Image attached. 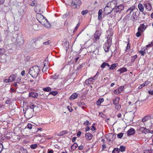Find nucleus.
Masks as SVG:
<instances>
[{
  "mask_svg": "<svg viewBox=\"0 0 153 153\" xmlns=\"http://www.w3.org/2000/svg\"><path fill=\"white\" fill-rule=\"evenodd\" d=\"M39 70L38 66H34L30 68L29 73L32 77L36 78L38 75Z\"/></svg>",
  "mask_w": 153,
  "mask_h": 153,
  "instance_id": "f257e3e1",
  "label": "nucleus"
},
{
  "mask_svg": "<svg viewBox=\"0 0 153 153\" xmlns=\"http://www.w3.org/2000/svg\"><path fill=\"white\" fill-rule=\"evenodd\" d=\"M81 4V2L79 0H74L71 4V6L73 8H75L79 7Z\"/></svg>",
  "mask_w": 153,
  "mask_h": 153,
  "instance_id": "f03ea898",
  "label": "nucleus"
},
{
  "mask_svg": "<svg viewBox=\"0 0 153 153\" xmlns=\"http://www.w3.org/2000/svg\"><path fill=\"white\" fill-rule=\"evenodd\" d=\"M107 41L109 42L110 43L112 42V37L113 34V31L112 29H109L107 31Z\"/></svg>",
  "mask_w": 153,
  "mask_h": 153,
  "instance_id": "7ed1b4c3",
  "label": "nucleus"
},
{
  "mask_svg": "<svg viewBox=\"0 0 153 153\" xmlns=\"http://www.w3.org/2000/svg\"><path fill=\"white\" fill-rule=\"evenodd\" d=\"M124 6L122 5H118L115 8H113V10L115 12L120 13L124 10Z\"/></svg>",
  "mask_w": 153,
  "mask_h": 153,
  "instance_id": "20e7f679",
  "label": "nucleus"
},
{
  "mask_svg": "<svg viewBox=\"0 0 153 153\" xmlns=\"http://www.w3.org/2000/svg\"><path fill=\"white\" fill-rule=\"evenodd\" d=\"M111 42L110 43L108 41H106L103 45V48L105 52H108L110 47L111 46Z\"/></svg>",
  "mask_w": 153,
  "mask_h": 153,
  "instance_id": "39448f33",
  "label": "nucleus"
},
{
  "mask_svg": "<svg viewBox=\"0 0 153 153\" xmlns=\"http://www.w3.org/2000/svg\"><path fill=\"white\" fill-rule=\"evenodd\" d=\"M135 9V7L134 6H132L129 8L126 11V12L128 14L125 17V18L128 19L130 17L131 12Z\"/></svg>",
  "mask_w": 153,
  "mask_h": 153,
  "instance_id": "423d86ee",
  "label": "nucleus"
},
{
  "mask_svg": "<svg viewBox=\"0 0 153 153\" xmlns=\"http://www.w3.org/2000/svg\"><path fill=\"white\" fill-rule=\"evenodd\" d=\"M115 135L112 133L108 134L106 136L107 139L110 141H112L115 138Z\"/></svg>",
  "mask_w": 153,
  "mask_h": 153,
  "instance_id": "0eeeda50",
  "label": "nucleus"
},
{
  "mask_svg": "<svg viewBox=\"0 0 153 153\" xmlns=\"http://www.w3.org/2000/svg\"><path fill=\"white\" fill-rule=\"evenodd\" d=\"M36 16L37 19L40 23L42 22V21H45V18L40 13L37 14L36 15Z\"/></svg>",
  "mask_w": 153,
  "mask_h": 153,
  "instance_id": "6e6552de",
  "label": "nucleus"
},
{
  "mask_svg": "<svg viewBox=\"0 0 153 153\" xmlns=\"http://www.w3.org/2000/svg\"><path fill=\"white\" fill-rule=\"evenodd\" d=\"M30 109L32 110L33 109V111L37 112L39 110L38 105L37 106L35 105L32 103L30 102Z\"/></svg>",
  "mask_w": 153,
  "mask_h": 153,
  "instance_id": "1a4fd4ad",
  "label": "nucleus"
},
{
  "mask_svg": "<svg viewBox=\"0 0 153 153\" xmlns=\"http://www.w3.org/2000/svg\"><path fill=\"white\" fill-rule=\"evenodd\" d=\"M42 22L40 23L42 25H43L45 27L48 28H49L50 27L51 24L46 18H45V21H42Z\"/></svg>",
  "mask_w": 153,
  "mask_h": 153,
  "instance_id": "9d476101",
  "label": "nucleus"
},
{
  "mask_svg": "<svg viewBox=\"0 0 153 153\" xmlns=\"http://www.w3.org/2000/svg\"><path fill=\"white\" fill-rule=\"evenodd\" d=\"M151 119V117L150 115H147L142 119L141 121L144 124H145V123L150 120Z\"/></svg>",
  "mask_w": 153,
  "mask_h": 153,
  "instance_id": "9b49d317",
  "label": "nucleus"
},
{
  "mask_svg": "<svg viewBox=\"0 0 153 153\" xmlns=\"http://www.w3.org/2000/svg\"><path fill=\"white\" fill-rule=\"evenodd\" d=\"M98 73H97L96 75L93 78H89L88 79H86L85 81V83L87 85H88L91 83L92 81L95 79V77L97 76Z\"/></svg>",
  "mask_w": 153,
  "mask_h": 153,
  "instance_id": "f8f14e48",
  "label": "nucleus"
},
{
  "mask_svg": "<svg viewBox=\"0 0 153 153\" xmlns=\"http://www.w3.org/2000/svg\"><path fill=\"white\" fill-rule=\"evenodd\" d=\"M113 10L112 9H111L108 6H106L104 8V10L105 13L106 14H110Z\"/></svg>",
  "mask_w": 153,
  "mask_h": 153,
  "instance_id": "ddd939ff",
  "label": "nucleus"
},
{
  "mask_svg": "<svg viewBox=\"0 0 153 153\" xmlns=\"http://www.w3.org/2000/svg\"><path fill=\"white\" fill-rule=\"evenodd\" d=\"M25 115L27 116L28 118H30L32 117V110H27L25 113Z\"/></svg>",
  "mask_w": 153,
  "mask_h": 153,
  "instance_id": "4468645a",
  "label": "nucleus"
},
{
  "mask_svg": "<svg viewBox=\"0 0 153 153\" xmlns=\"http://www.w3.org/2000/svg\"><path fill=\"white\" fill-rule=\"evenodd\" d=\"M144 6L147 11H150L152 9L151 5L149 3L144 4Z\"/></svg>",
  "mask_w": 153,
  "mask_h": 153,
  "instance_id": "2eb2a0df",
  "label": "nucleus"
},
{
  "mask_svg": "<svg viewBox=\"0 0 153 153\" xmlns=\"http://www.w3.org/2000/svg\"><path fill=\"white\" fill-rule=\"evenodd\" d=\"M146 27L144 24H141L140 25V26L138 27V30L140 31L141 32H143V31L146 29Z\"/></svg>",
  "mask_w": 153,
  "mask_h": 153,
  "instance_id": "dca6fc26",
  "label": "nucleus"
},
{
  "mask_svg": "<svg viewBox=\"0 0 153 153\" xmlns=\"http://www.w3.org/2000/svg\"><path fill=\"white\" fill-rule=\"evenodd\" d=\"M139 130L142 133L146 134L149 132V129L143 127L140 128L139 129Z\"/></svg>",
  "mask_w": 153,
  "mask_h": 153,
  "instance_id": "f3484780",
  "label": "nucleus"
},
{
  "mask_svg": "<svg viewBox=\"0 0 153 153\" xmlns=\"http://www.w3.org/2000/svg\"><path fill=\"white\" fill-rule=\"evenodd\" d=\"M93 137L92 134L90 133H88L85 134V137L86 139L88 140H91Z\"/></svg>",
  "mask_w": 153,
  "mask_h": 153,
  "instance_id": "a211bd4d",
  "label": "nucleus"
},
{
  "mask_svg": "<svg viewBox=\"0 0 153 153\" xmlns=\"http://www.w3.org/2000/svg\"><path fill=\"white\" fill-rule=\"evenodd\" d=\"M28 3L32 6H34L36 5V1L35 0H29Z\"/></svg>",
  "mask_w": 153,
  "mask_h": 153,
  "instance_id": "6ab92c4d",
  "label": "nucleus"
},
{
  "mask_svg": "<svg viewBox=\"0 0 153 153\" xmlns=\"http://www.w3.org/2000/svg\"><path fill=\"white\" fill-rule=\"evenodd\" d=\"M38 96V94L36 92H31L29 94V96L34 98H36Z\"/></svg>",
  "mask_w": 153,
  "mask_h": 153,
  "instance_id": "aec40b11",
  "label": "nucleus"
},
{
  "mask_svg": "<svg viewBox=\"0 0 153 153\" xmlns=\"http://www.w3.org/2000/svg\"><path fill=\"white\" fill-rule=\"evenodd\" d=\"M100 35V33L99 31H97L96 32L94 35V37L96 40L99 39Z\"/></svg>",
  "mask_w": 153,
  "mask_h": 153,
  "instance_id": "412c9836",
  "label": "nucleus"
},
{
  "mask_svg": "<svg viewBox=\"0 0 153 153\" xmlns=\"http://www.w3.org/2000/svg\"><path fill=\"white\" fill-rule=\"evenodd\" d=\"M135 132V130L133 128H130L127 132V134L128 135H131L134 134Z\"/></svg>",
  "mask_w": 153,
  "mask_h": 153,
  "instance_id": "4be33fe9",
  "label": "nucleus"
},
{
  "mask_svg": "<svg viewBox=\"0 0 153 153\" xmlns=\"http://www.w3.org/2000/svg\"><path fill=\"white\" fill-rule=\"evenodd\" d=\"M59 76V75L58 74H55L54 75L51 76V78L53 81H55L58 78Z\"/></svg>",
  "mask_w": 153,
  "mask_h": 153,
  "instance_id": "5701e85b",
  "label": "nucleus"
},
{
  "mask_svg": "<svg viewBox=\"0 0 153 153\" xmlns=\"http://www.w3.org/2000/svg\"><path fill=\"white\" fill-rule=\"evenodd\" d=\"M138 8L140 11L141 12H143L144 10V6L140 3H139L138 5Z\"/></svg>",
  "mask_w": 153,
  "mask_h": 153,
  "instance_id": "b1692460",
  "label": "nucleus"
},
{
  "mask_svg": "<svg viewBox=\"0 0 153 153\" xmlns=\"http://www.w3.org/2000/svg\"><path fill=\"white\" fill-rule=\"evenodd\" d=\"M78 96V94L76 93H74L70 97V99L73 100L76 99Z\"/></svg>",
  "mask_w": 153,
  "mask_h": 153,
  "instance_id": "393cba45",
  "label": "nucleus"
},
{
  "mask_svg": "<svg viewBox=\"0 0 153 153\" xmlns=\"http://www.w3.org/2000/svg\"><path fill=\"white\" fill-rule=\"evenodd\" d=\"M131 19L133 21L137 20V15L135 13L133 12L131 15Z\"/></svg>",
  "mask_w": 153,
  "mask_h": 153,
  "instance_id": "a878e982",
  "label": "nucleus"
},
{
  "mask_svg": "<svg viewBox=\"0 0 153 153\" xmlns=\"http://www.w3.org/2000/svg\"><path fill=\"white\" fill-rule=\"evenodd\" d=\"M16 78V76L15 75L12 74L9 77V79L10 82H12V81L14 80Z\"/></svg>",
  "mask_w": 153,
  "mask_h": 153,
  "instance_id": "bb28decb",
  "label": "nucleus"
},
{
  "mask_svg": "<svg viewBox=\"0 0 153 153\" xmlns=\"http://www.w3.org/2000/svg\"><path fill=\"white\" fill-rule=\"evenodd\" d=\"M120 97H117L113 100V103L114 105L118 104L120 100Z\"/></svg>",
  "mask_w": 153,
  "mask_h": 153,
  "instance_id": "cd10ccee",
  "label": "nucleus"
},
{
  "mask_svg": "<svg viewBox=\"0 0 153 153\" xmlns=\"http://www.w3.org/2000/svg\"><path fill=\"white\" fill-rule=\"evenodd\" d=\"M104 100L103 98H101L99 99L97 102V105H100L103 102Z\"/></svg>",
  "mask_w": 153,
  "mask_h": 153,
  "instance_id": "c85d7f7f",
  "label": "nucleus"
},
{
  "mask_svg": "<svg viewBox=\"0 0 153 153\" xmlns=\"http://www.w3.org/2000/svg\"><path fill=\"white\" fill-rule=\"evenodd\" d=\"M44 67H43V68L42 69V71L43 72H45L46 71H47V66L46 65V63H48V62L47 61H45L44 62Z\"/></svg>",
  "mask_w": 153,
  "mask_h": 153,
  "instance_id": "c756f323",
  "label": "nucleus"
},
{
  "mask_svg": "<svg viewBox=\"0 0 153 153\" xmlns=\"http://www.w3.org/2000/svg\"><path fill=\"white\" fill-rule=\"evenodd\" d=\"M17 42L19 45L23 44L24 42L23 38L21 37L20 38H18L17 40Z\"/></svg>",
  "mask_w": 153,
  "mask_h": 153,
  "instance_id": "7c9ffc66",
  "label": "nucleus"
},
{
  "mask_svg": "<svg viewBox=\"0 0 153 153\" xmlns=\"http://www.w3.org/2000/svg\"><path fill=\"white\" fill-rule=\"evenodd\" d=\"M78 146L77 144L76 143H74V144L72 145L71 146V149L74 150L77 148V147Z\"/></svg>",
  "mask_w": 153,
  "mask_h": 153,
  "instance_id": "2f4dec72",
  "label": "nucleus"
},
{
  "mask_svg": "<svg viewBox=\"0 0 153 153\" xmlns=\"http://www.w3.org/2000/svg\"><path fill=\"white\" fill-rule=\"evenodd\" d=\"M127 71V69L126 68H120L119 70L118 71H119L120 72V73H123L124 72H126Z\"/></svg>",
  "mask_w": 153,
  "mask_h": 153,
  "instance_id": "473e14b6",
  "label": "nucleus"
},
{
  "mask_svg": "<svg viewBox=\"0 0 153 153\" xmlns=\"http://www.w3.org/2000/svg\"><path fill=\"white\" fill-rule=\"evenodd\" d=\"M43 91L46 92H49L51 90V88L49 87H47L43 88Z\"/></svg>",
  "mask_w": 153,
  "mask_h": 153,
  "instance_id": "72a5a7b5",
  "label": "nucleus"
},
{
  "mask_svg": "<svg viewBox=\"0 0 153 153\" xmlns=\"http://www.w3.org/2000/svg\"><path fill=\"white\" fill-rule=\"evenodd\" d=\"M117 66V64H113L111 65V66L109 68V69L112 70L113 69H114Z\"/></svg>",
  "mask_w": 153,
  "mask_h": 153,
  "instance_id": "f704fd0d",
  "label": "nucleus"
},
{
  "mask_svg": "<svg viewBox=\"0 0 153 153\" xmlns=\"http://www.w3.org/2000/svg\"><path fill=\"white\" fill-rule=\"evenodd\" d=\"M125 149L126 147L125 146H120L119 150V151L123 152L125 151Z\"/></svg>",
  "mask_w": 153,
  "mask_h": 153,
  "instance_id": "c9c22d12",
  "label": "nucleus"
},
{
  "mask_svg": "<svg viewBox=\"0 0 153 153\" xmlns=\"http://www.w3.org/2000/svg\"><path fill=\"white\" fill-rule=\"evenodd\" d=\"M142 33L143 32H141L140 31L138 30V31L136 33V36L137 37H139L141 36Z\"/></svg>",
  "mask_w": 153,
  "mask_h": 153,
  "instance_id": "e433bc0d",
  "label": "nucleus"
},
{
  "mask_svg": "<svg viewBox=\"0 0 153 153\" xmlns=\"http://www.w3.org/2000/svg\"><path fill=\"white\" fill-rule=\"evenodd\" d=\"M68 132L67 131H63L59 133V135L60 136H63L65 134H67Z\"/></svg>",
  "mask_w": 153,
  "mask_h": 153,
  "instance_id": "4c0bfd02",
  "label": "nucleus"
},
{
  "mask_svg": "<svg viewBox=\"0 0 153 153\" xmlns=\"http://www.w3.org/2000/svg\"><path fill=\"white\" fill-rule=\"evenodd\" d=\"M120 152L119 149L117 148H115L114 149L112 152V153H118Z\"/></svg>",
  "mask_w": 153,
  "mask_h": 153,
  "instance_id": "58836bf2",
  "label": "nucleus"
},
{
  "mask_svg": "<svg viewBox=\"0 0 153 153\" xmlns=\"http://www.w3.org/2000/svg\"><path fill=\"white\" fill-rule=\"evenodd\" d=\"M57 94L58 92L56 91H51L49 93L50 94H51L53 96L56 95Z\"/></svg>",
  "mask_w": 153,
  "mask_h": 153,
  "instance_id": "ea45409f",
  "label": "nucleus"
},
{
  "mask_svg": "<svg viewBox=\"0 0 153 153\" xmlns=\"http://www.w3.org/2000/svg\"><path fill=\"white\" fill-rule=\"evenodd\" d=\"M124 88V86H120L119 88L118 89V90L119 91L120 93H121L122 91Z\"/></svg>",
  "mask_w": 153,
  "mask_h": 153,
  "instance_id": "a19ab883",
  "label": "nucleus"
},
{
  "mask_svg": "<svg viewBox=\"0 0 153 153\" xmlns=\"http://www.w3.org/2000/svg\"><path fill=\"white\" fill-rule=\"evenodd\" d=\"M115 105V108L116 109H119L121 108V105H119L118 103L117 105Z\"/></svg>",
  "mask_w": 153,
  "mask_h": 153,
  "instance_id": "79ce46f5",
  "label": "nucleus"
},
{
  "mask_svg": "<svg viewBox=\"0 0 153 153\" xmlns=\"http://www.w3.org/2000/svg\"><path fill=\"white\" fill-rule=\"evenodd\" d=\"M88 11L87 10H83L81 12V13L82 15H85L88 12Z\"/></svg>",
  "mask_w": 153,
  "mask_h": 153,
  "instance_id": "37998d69",
  "label": "nucleus"
},
{
  "mask_svg": "<svg viewBox=\"0 0 153 153\" xmlns=\"http://www.w3.org/2000/svg\"><path fill=\"white\" fill-rule=\"evenodd\" d=\"M37 146L36 144H33L30 146V147L31 149H35Z\"/></svg>",
  "mask_w": 153,
  "mask_h": 153,
  "instance_id": "c03bdc74",
  "label": "nucleus"
},
{
  "mask_svg": "<svg viewBox=\"0 0 153 153\" xmlns=\"http://www.w3.org/2000/svg\"><path fill=\"white\" fill-rule=\"evenodd\" d=\"M123 135V134L122 133H120L117 135V137L119 138H121Z\"/></svg>",
  "mask_w": 153,
  "mask_h": 153,
  "instance_id": "a18cd8bd",
  "label": "nucleus"
},
{
  "mask_svg": "<svg viewBox=\"0 0 153 153\" xmlns=\"http://www.w3.org/2000/svg\"><path fill=\"white\" fill-rule=\"evenodd\" d=\"M114 93L116 94H120V93L118 89H116L114 90Z\"/></svg>",
  "mask_w": 153,
  "mask_h": 153,
  "instance_id": "49530a36",
  "label": "nucleus"
},
{
  "mask_svg": "<svg viewBox=\"0 0 153 153\" xmlns=\"http://www.w3.org/2000/svg\"><path fill=\"white\" fill-rule=\"evenodd\" d=\"M139 52L142 56H143L146 53V52L144 51H139Z\"/></svg>",
  "mask_w": 153,
  "mask_h": 153,
  "instance_id": "de8ad7c7",
  "label": "nucleus"
},
{
  "mask_svg": "<svg viewBox=\"0 0 153 153\" xmlns=\"http://www.w3.org/2000/svg\"><path fill=\"white\" fill-rule=\"evenodd\" d=\"M137 55H135L133 57H132L131 61L132 62H134V61L135 59L137 58Z\"/></svg>",
  "mask_w": 153,
  "mask_h": 153,
  "instance_id": "09e8293b",
  "label": "nucleus"
},
{
  "mask_svg": "<svg viewBox=\"0 0 153 153\" xmlns=\"http://www.w3.org/2000/svg\"><path fill=\"white\" fill-rule=\"evenodd\" d=\"M106 64H105V62H103L102 64L101 65V67L102 68H104L106 66Z\"/></svg>",
  "mask_w": 153,
  "mask_h": 153,
  "instance_id": "8fccbe9b",
  "label": "nucleus"
},
{
  "mask_svg": "<svg viewBox=\"0 0 153 153\" xmlns=\"http://www.w3.org/2000/svg\"><path fill=\"white\" fill-rule=\"evenodd\" d=\"M94 125V124H93L91 127V130L92 131H94L96 130V128H95Z\"/></svg>",
  "mask_w": 153,
  "mask_h": 153,
  "instance_id": "3c124183",
  "label": "nucleus"
},
{
  "mask_svg": "<svg viewBox=\"0 0 153 153\" xmlns=\"http://www.w3.org/2000/svg\"><path fill=\"white\" fill-rule=\"evenodd\" d=\"M67 108L70 112H71L73 111V109L70 106H67Z\"/></svg>",
  "mask_w": 153,
  "mask_h": 153,
  "instance_id": "603ef678",
  "label": "nucleus"
},
{
  "mask_svg": "<svg viewBox=\"0 0 153 153\" xmlns=\"http://www.w3.org/2000/svg\"><path fill=\"white\" fill-rule=\"evenodd\" d=\"M144 86H145V84H144V83H143L139 86L138 88L140 89H141Z\"/></svg>",
  "mask_w": 153,
  "mask_h": 153,
  "instance_id": "864d4df0",
  "label": "nucleus"
},
{
  "mask_svg": "<svg viewBox=\"0 0 153 153\" xmlns=\"http://www.w3.org/2000/svg\"><path fill=\"white\" fill-rule=\"evenodd\" d=\"M27 127L30 129H31L32 127V125L31 124H28L27 125Z\"/></svg>",
  "mask_w": 153,
  "mask_h": 153,
  "instance_id": "5fc2aeb1",
  "label": "nucleus"
},
{
  "mask_svg": "<svg viewBox=\"0 0 153 153\" xmlns=\"http://www.w3.org/2000/svg\"><path fill=\"white\" fill-rule=\"evenodd\" d=\"M90 123L88 120H86L85 122L84 123V124L85 125H86L87 126H89L90 124Z\"/></svg>",
  "mask_w": 153,
  "mask_h": 153,
  "instance_id": "6e6d98bb",
  "label": "nucleus"
},
{
  "mask_svg": "<svg viewBox=\"0 0 153 153\" xmlns=\"http://www.w3.org/2000/svg\"><path fill=\"white\" fill-rule=\"evenodd\" d=\"M150 83V82L149 81H146L144 84H145V86H146L147 85H148L149 84V83Z\"/></svg>",
  "mask_w": 153,
  "mask_h": 153,
  "instance_id": "4d7b16f0",
  "label": "nucleus"
},
{
  "mask_svg": "<svg viewBox=\"0 0 153 153\" xmlns=\"http://www.w3.org/2000/svg\"><path fill=\"white\" fill-rule=\"evenodd\" d=\"M148 93L151 95H153V90H149L148 91Z\"/></svg>",
  "mask_w": 153,
  "mask_h": 153,
  "instance_id": "13d9d810",
  "label": "nucleus"
},
{
  "mask_svg": "<svg viewBox=\"0 0 153 153\" xmlns=\"http://www.w3.org/2000/svg\"><path fill=\"white\" fill-rule=\"evenodd\" d=\"M3 145L2 144L0 143V153L2 151V150Z\"/></svg>",
  "mask_w": 153,
  "mask_h": 153,
  "instance_id": "bf43d9fd",
  "label": "nucleus"
},
{
  "mask_svg": "<svg viewBox=\"0 0 153 153\" xmlns=\"http://www.w3.org/2000/svg\"><path fill=\"white\" fill-rule=\"evenodd\" d=\"M83 146H82L81 145L80 146H78V149L79 150H82L83 149Z\"/></svg>",
  "mask_w": 153,
  "mask_h": 153,
  "instance_id": "052dcab7",
  "label": "nucleus"
},
{
  "mask_svg": "<svg viewBox=\"0 0 153 153\" xmlns=\"http://www.w3.org/2000/svg\"><path fill=\"white\" fill-rule=\"evenodd\" d=\"M43 44L44 45H46L49 44V41L48 40L45 42H43Z\"/></svg>",
  "mask_w": 153,
  "mask_h": 153,
  "instance_id": "680f3d73",
  "label": "nucleus"
},
{
  "mask_svg": "<svg viewBox=\"0 0 153 153\" xmlns=\"http://www.w3.org/2000/svg\"><path fill=\"white\" fill-rule=\"evenodd\" d=\"M4 81L5 82L8 83L9 82H10V81L9 80V79H4Z\"/></svg>",
  "mask_w": 153,
  "mask_h": 153,
  "instance_id": "e2e57ef3",
  "label": "nucleus"
},
{
  "mask_svg": "<svg viewBox=\"0 0 153 153\" xmlns=\"http://www.w3.org/2000/svg\"><path fill=\"white\" fill-rule=\"evenodd\" d=\"M81 132L80 131H79L77 134V136L78 137H79L81 135Z\"/></svg>",
  "mask_w": 153,
  "mask_h": 153,
  "instance_id": "0e129e2a",
  "label": "nucleus"
},
{
  "mask_svg": "<svg viewBox=\"0 0 153 153\" xmlns=\"http://www.w3.org/2000/svg\"><path fill=\"white\" fill-rule=\"evenodd\" d=\"M98 19L100 20L102 19V15H98Z\"/></svg>",
  "mask_w": 153,
  "mask_h": 153,
  "instance_id": "69168bd1",
  "label": "nucleus"
},
{
  "mask_svg": "<svg viewBox=\"0 0 153 153\" xmlns=\"http://www.w3.org/2000/svg\"><path fill=\"white\" fill-rule=\"evenodd\" d=\"M102 10L101 9L99 10L98 12V15H102Z\"/></svg>",
  "mask_w": 153,
  "mask_h": 153,
  "instance_id": "338daca9",
  "label": "nucleus"
},
{
  "mask_svg": "<svg viewBox=\"0 0 153 153\" xmlns=\"http://www.w3.org/2000/svg\"><path fill=\"white\" fill-rule=\"evenodd\" d=\"M76 137H74L72 139V141L73 142H74L75 141Z\"/></svg>",
  "mask_w": 153,
  "mask_h": 153,
  "instance_id": "774afa93",
  "label": "nucleus"
}]
</instances>
